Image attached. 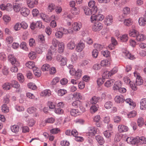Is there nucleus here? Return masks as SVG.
I'll return each mask as SVG.
<instances>
[{"label": "nucleus", "instance_id": "37998d69", "mask_svg": "<svg viewBox=\"0 0 146 146\" xmlns=\"http://www.w3.org/2000/svg\"><path fill=\"white\" fill-rule=\"evenodd\" d=\"M11 131L13 132L16 133L19 131V127L18 125H15L11 127Z\"/></svg>", "mask_w": 146, "mask_h": 146}, {"label": "nucleus", "instance_id": "9d476101", "mask_svg": "<svg viewBox=\"0 0 146 146\" xmlns=\"http://www.w3.org/2000/svg\"><path fill=\"white\" fill-rule=\"evenodd\" d=\"M129 129L128 127L123 125H119L118 127V130L120 133H123L127 131Z\"/></svg>", "mask_w": 146, "mask_h": 146}, {"label": "nucleus", "instance_id": "dca6fc26", "mask_svg": "<svg viewBox=\"0 0 146 146\" xmlns=\"http://www.w3.org/2000/svg\"><path fill=\"white\" fill-rule=\"evenodd\" d=\"M85 47L84 44L82 42H80L77 45L76 50L77 52H81Z\"/></svg>", "mask_w": 146, "mask_h": 146}, {"label": "nucleus", "instance_id": "72a5a7b5", "mask_svg": "<svg viewBox=\"0 0 146 146\" xmlns=\"http://www.w3.org/2000/svg\"><path fill=\"white\" fill-rule=\"evenodd\" d=\"M35 75L37 77L40 76L41 74V72L39 69L36 68H34L33 69Z\"/></svg>", "mask_w": 146, "mask_h": 146}, {"label": "nucleus", "instance_id": "ea45409f", "mask_svg": "<svg viewBox=\"0 0 146 146\" xmlns=\"http://www.w3.org/2000/svg\"><path fill=\"white\" fill-rule=\"evenodd\" d=\"M82 102L79 100H76L73 101L72 103V106L76 108H78Z\"/></svg>", "mask_w": 146, "mask_h": 146}, {"label": "nucleus", "instance_id": "b1692460", "mask_svg": "<svg viewBox=\"0 0 146 146\" xmlns=\"http://www.w3.org/2000/svg\"><path fill=\"white\" fill-rule=\"evenodd\" d=\"M133 23V21L130 18L125 19L123 21V24L125 26H129L132 25Z\"/></svg>", "mask_w": 146, "mask_h": 146}, {"label": "nucleus", "instance_id": "0e129e2a", "mask_svg": "<svg viewBox=\"0 0 146 146\" xmlns=\"http://www.w3.org/2000/svg\"><path fill=\"white\" fill-rule=\"evenodd\" d=\"M2 72L4 75H7L9 73V68L6 66H4L2 70Z\"/></svg>", "mask_w": 146, "mask_h": 146}, {"label": "nucleus", "instance_id": "7ed1b4c3", "mask_svg": "<svg viewBox=\"0 0 146 146\" xmlns=\"http://www.w3.org/2000/svg\"><path fill=\"white\" fill-rule=\"evenodd\" d=\"M134 75L135 77L136 78V84L137 86L141 85L143 84V81L142 78L140 76L139 73L135 71L134 72Z\"/></svg>", "mask_w": 146, "mask_h": 146}, {"label": "nucleus", "instance_id": "f257e3e1", "mask_svg": "<svg viewBox=\"0 0 146 146\" xmlns=\"http://www.w3.org/2000/svg\"><path fill=\"white\" fill-rule=\"evenodd\" d=\"M4 104L1 106V110L3 113H7L9 111V96L7 95L4 98Z\"/></svg>", "mask_w": 146, "mask_h": 146}, {"label": "nucleus", "instance_id": "423d86ee", "mask_svg": "<svg viewBox=\"0 0 146 146\" xmlns=\"http://www.w3.org/2000/svg\"><path fill=\"white\" fill-rule=\"evenodd\" d=\"M37 109L33 107L28 108L27 110V112L30 114L35 113L34 116L36 117L39 115L36 112Z\"/></svg>", "mask_w": 146, "mask_h": 146}, {"label": "nucleus", "instance_id": "09e8293b", "mask_svg": "<svg viewBox=\"0 0 146 146\" xmlns=\"http://www.w3.org/2000/svg\"><path fill=\"white\" fill-rule=\"evenodd\" d=\"M64 33L62 31H58L56 32L55 33V35L56 38H61L63 35Z\"/></svg>", "mask_w": 146, "mask_h": 146}, {"label": "nucleus", "instance_id": "338daca9", "mask_svg": "<svg viewBox=\"0 0 146 146\" xmlns=\"http://www.w3.org/2000/svg\"><path fill=\"white\" fill-rule=\"evenodd\" d=\"M109 76H111L109 71L104 72L102 74V77L104 79L105 78H108Z\"/></svg>", "mask_w": 146, "mask_h": 146}, {"label": "nucleus", "instance_id": "0eeeda50", "mask_svg": "<svg viewBox=\"0 0 146 146\" xmlns=\"http://www.w3.org/2000/svg\"><path fill=\"white\" fill-rule=\"evenodd\" d=\"M114 100L115 102L117 103H122L125 101V98L123 96L121 95L116 96Z\"/></svg>", "mask_w": 146, "mask_h": 146}, {"label": "nucleus", "instance_id": "ddd939ff", "mask_svg": "<svg viewBox=\"0 0 146 146\" xmlns=\"http://www.w3.org/2000/svg\"><path fill=\"white\" fill-rule=\"evenodd\" d=\"M20 85L19 82L16 80H13L10 83V87H11L15 88L17 89L20 87Z\"/></svg>", "mask_w": 146, "mask_h": 146}, {"label": "nucleus", "instance_id": "13d9d810", "mask_svg": "<svg viewBox=\"0 0 146 146\" xmlns=\"http://www.w3.org/2000/svg\"><path fill=\"white\" fill-rule=\"evenodd\" d=\"M66 58L63 57L59 62H60V64L61 66H64L66 64Z\"/></svg>", "mask_w": 146, "mask_h": 146}, {"label": "nucleus", "instance_id": "4c0bfd02", "mask_svg": "<svg viewBox=\"0 0 146 146\" xmlns=\"http://www.w3.org/2000/svg\"><path fill=\"white\" fill-rule=\"evenodd\" d=\"M139 32L135 29H132L129 32V34L130 36L133 37H136Z\"/></svg>", "mask_w": 146, "mask_h": 146}, {"label": "nucleus", "instance_id": "c9c22d12", "mask_svg": "<svg viewBox=\"0 0 146 146\" xmlns=\"http://www.w3.org/2000/svg\"><path fill=\"white\" fill-rule=\"evenodd\" d=\"M125 102L127 104H128L130 106H132L134 107L135 106V103L133 102V100L130 98H128L125 100Z\"/></svg>", "mask_w": 146, "mask_h": 146}, {"label": "nucleus", "instance_id": "5fc2aeb1", "mask_svg": "<svg viewBox=\"0 0 146 146\" xmlns=\"http://www.w3.org/2000/svg\"><path fill=\"white\" fill-rule=\"evenodd\" d=\"M28 88L34 90H36L37 88L36 85L33 83H30L28 84Z\"/></svg>", "mask_w": 146, "mask_h": 146}, {"label": "nucleus", "instance_id": "c756f323", "mask_svg": "<svg viewBox=\"0 0 146 146\" xmlns=\"http://www.w3.org/2000/svg\"><path fill=\"white\" fill-rule=\"evenodd\" d=\"M115 82L114 79H110L107 80L105 83V86L107 87H109L112 85Z\"/></svg>", "mask_w": 146, "mask_h": 146}, {"label": "nucleus", "instance_id": "393cba45", "mask_svg": "<svg viewBox=\"0 0 146 146\" xmlns=\"http://www.w3.org/2000/svg\"><path fill=\"white\" fill-rule=\"evenodd\" d=\"M96 139L98 143L101 145H103L104 143V140L102 137L98 135L96 137Z\"/></svg>", "mask_w": 146, "mask_h": 146}, {"label": "nucleus", "instance_id": "1a4fd4ad", "mask_svg": "<svg viewBox=\"0 0 146 146\" xmlns=\"http://www.w3.org/2000/svg\"><path fill=\"white\" fill-rule=\"evenodd\" d=\"M126 140L128 143L132 145H135L137 142V137H129L127 138Z\"/></svg>", "mask_w": 146, "mask_h": 146}, {"label": "nucleus", "instance_id": "473e14b6", "mask_svg": "<svg viewBox=\"0 0 146 146\" xmlns=\"http://www.w3.org/2000/svg\"><path fill=\"white\" fill-rule=\"evenodd\" d=\"M56 8L55 5L53 3H50L48 5L47 7L48 11L49 12H52Z\"/></svg>", "mask_w": 146, "mask_h": 146}, {"label": "nucleus", "instance_id": "2f4dec72", "mask_svg": "<svg viewBox=\"0 0 146 146\" xmlns=\"http://www.w3.org/2000/svg\"><path fill=\"white\" fill-rule=\"evenodd\" d=\"M26 66L30 69H32L35 67V63L34 62L32 61H29L26 64Z\"/></svg>", "mask_w": 146, "mask_h": 146}, {"label": "nucleus", "instance_id": "6e6552de", "mask_svg": "<svg viewBox=\"0 0 146 146\" xmlns=\"http://www.w3.org/2000/svg\"><path fill=\"white\" fill-rule=\"evenodd\" d=\"M72 28L74 31H78L80 30L82 27L80 23L74 22L72 24Z\"/></svg>", "mask_w": 146, "mask_h": 146}, {"label": "nucleus", "instance_id": "bb28decb", "mask_svg": "<svg viewBox=\"0 0 146 146\" xmlns=\"http://www.w3.org/2000/svg\"><path fill=\"white\" fill-rule=\"evenodd\" d=\"M130 9L127 7H125L122 10V14L123 15L126 16L129 15L130 13Z\"/></svg>", "mask_w": 146, "mask_h": 146}, {"label": "nucleus", "instance_id": "2eb2a0df", "mask_svg": "<svg viewBox=\"0 0 146 146\" xmlns=\"http://www.w3.org/2000/svg\"><path fill=\"white\" fill-rule=\"evenodd\" d=\"M104 21L107 25H110L113 21V17L111 15L107 16L105 18Z\"/></svg>", "mask_w": 146, "mask_h": 146}, {"label": "nucleus", "instance_id": "39448f33", "mask_svg": "<svg viewBox=\"0 0 146 146\" xmlns=\"http://www.w3.org/2000/svg\"><path fill=\"white\" fill-rule=\"evenodd\" d=\"M138 22L139 25L141 26H144L146 25V11L143 17L139 18Z\"/></svg>", "mask_w": 146, "mask_h": 146}, {"label": "nucleus", "instance_id": "a19ab883", "mask_svg": "<svg viewBox=\"0 0 146 146\" xmlns=\"http://www.w3.org/2000/svg\"><path fill=\"white\" fill-rule=\"evenodd\" d=\"M28 56L31 59L33 60L36 58V56L35 52L31 51L29 54Z\"/></svg>", "mask_w": 146, "mask_h": 146}, {"label": "nucleus", "instance_id": "bf43d9fd", "mask_svg": "<svg viewBox=\"0 0 146 146\" xmlns=\"http://www.w3.org/2000/svg\"><path fill=\"white\" fill-rule=\"evenodd\" d=\"M100 64L101 66H106L109 65V62L106 60H104L101 61Z\"/></svg>", "mask_w": 146, "mask_h": 146}, {"label": "nucleus", "instance_id": "c03bdc74", "mask_svg": "<svg viewBox=\"0 0 146 146\" xmlns=\"http://www.w3.org/2000/svg\"><path fill=\"white\" fill-rule=\"evenodd\" d=\"M67 46L69 49H73L75 46V44L74 42L71 41L68 44Z\"/></svg>", "mask_w": 146, "mask_h": 146}, {"label": "nucleus", "instance_id": "e433bc0d", "mask_svg": "<svg viewBox=\"0 0 146 146\" xmlns=\"http://www.w3.org/2000/svg\"><path fill=\"white\" fill-rule=\"evenodd\" d=\"M21 5L17 3H15L13 4V9L14 11L17 12H19L20 10L21 6Z\"/></svg>", "mask_w": 146, "mask_h": 146}, {"label": "nucleus", "instance_id": "052dcab7", "mask_svg": "<svg viewBox=\"0 0 146 146\" xmlns=\"http://www.w3.org/2000/svg\"><path fill=\"white\" fill-rule=\"evenodd\" d=\"M52 54L51 51L50 50V51H48V53L46 55V60L49 61L51 60L52 58Z\"/></svg>", "mask_w": 146, "mask_h": 146}, {"label": "nucleus", "instance_id": "a211bd4d", "mask_svg": "<svg viewBox=\"0 0 146 146\" xmlns=\"http://www.w3.org/2000/svg\"><path fill=\"white\" fill-rule=\"evenodd\" d=\"M140 109L145 110L146 108V98H143L141 100L140 102Z\"/></svg>", "mask_w": 146, "mask_h": 146}, {"label": "nucleus", "instance_id": "680f3d73", "mask_svg": "<svg viewBox=\"0 0 146 146\" xmlns=\"http://www.w3.org/2000/svg\"><path fill=\"white\" fill-rule=\"evenodd\" d=\"M136 115V112L135 111H133L129 112L127 116L129 118L133 117Z\"/></svg>", "mask_w": 146, "mask_h": 146}, {"label": "nucleus", "instance_id": "79ce46f5", "mask_svg": "<svg viewBox=\"0 0 146 146\" xmlns=\"http://www.w3.org/2000/svg\"><path fill=\"white\" fill-rule=\"evenodd\" d=\"M60 80V78L58 77H55L54 78L50 83L52 85L54 86L58 83Z\"/></svg>", "mask_w": 146, "mask_h": 146}, {"label": "nucleus", "instance_id": "412c9836", "mask_svg": "<svg viewBox=\"0 0 146 146\" xmlns=\"http://www.w3.org/2000/svg\"><path fill=\"white\" fill-rule=\"evenodd\" d=\"M136 37V40L138 41H143L146 38V37L144 35L139 34V33H138Z\"/></svg>", "mask_w": 146, "mask_h": 146}, {"label": "nucleus", "instance_id": "603ef678", "mask_svg": "<svg viewBox=\"0 0 146 146\" xmlns=\"http://www.w3.org/2000/svg\"><path fill=\"white\" fill-rule=\"evenodd\" d=\"M99 98L96 96L93 97L90 100V102L92 104H95L98 102Z\"/></svg>", "mask_w": 146, "mask_h": 146}, {"label": "nucleus", "instance_id": "69168bd1", "mask_svg": "<svg viewBox=\"0 0 146 146\" xmlns=\"http://www.w3.org/2000/svg\"><path fill=\"white\" fill-rule=\"evenodd\" d=\"M60 42L55 38L53 39L52 41V44L53 46L55 48L57 47V45H58Z\"/></svg>", "mask_w": 146, "mask_h": 146}, {"label": "nucleus", "instance_id": "4be33fe9", "mask_svg": "<svg viewBox=\"0 0 146 146\" xmlns=\"http://www.w3.org/2000/svg\"><path fill=\"white\" fill-rule=\"evenodd\" d=\"M73 98L76 100H81L82 98V96L79 92H75L73 94Z\"/></svg>", "mask_w": 146, "mask_h": 146}, {"label": "nucleus", "instance_id": "a18cd8bd", "mask_svg": "<svg viewBox=\"0 0 146 146\" xmlns=\"http://www.w3.org/2000/svg\"><path fill=\"white\" fill-rule=\"evenodd\" d=\"M20 48L22 49L27 51L28 50V48L27 47V44L25 42H22L20 45Z\"/></svg>", "mask_w": 146, "mask_h": 146}, {"label": "nucleus", "instance_id": "7c9ffc66", "mask_svg": "<svg viewBox=\"0 0 146 146\" xmlns=\"http://www.w3.org/2000/svg\"><path fill=\"white\" fill-rule=\"evenodd\" d=\"M18 80L20 83H23L24 80V78L23 74L21 73H18L17 75Z\"/></svg>", "mask_w": 146, "mask_h": 146}, {"label": "nucleus", "instance_id": "4d7b16f0", "mask_svg": "<svg viewBox=\"0 0 146 146\" xmlns=\"http://www.w3.org/2000/svg\"><path fill=\"white\" fill-rule=\"evenodd\" d=\"M143 119L142 117H139L137 119V124L139 127H141L143 125Z\"/></svg>", "mask_w": 146, "mask_h": 146}, {"label": "nucleus", "instance_id": "6e6d98bb", "mask_svg": "<svg viewBox=\"0 0 146 146\" xmlns=\"http://www.w3.org/2000/svg\"><path fill=\"white\" fill-rule=\"evenodd\" d=\"M113 105L112 103L111 102H106L104 105V107L106 109H109Z\"/></svg>", "mask_w": 146, "mask_h": 146}, {"label": "nucleus", "instance_id": "f3484780", "mask_svg": "<svg viewBox=\"0 0 146 146\" xmlns=\"http://www.w3.org/2000/svg\"><path fill=\"white\" fill-rule=\"evenodd\" d=\"M70 115L72 116L76 117L80 114V112L78 109H72L70 111Z\"/></svg>", "mask_w": 146, "mask_h": 146}, {"label": "nucleus", "instance_id": "58836bf2", "mask_svg": "<svg viewBox=\"0 0 146 146\" xmlns=\"http://www.w3.org/2000/svg\"><path fill=\"white\" fill-rule=\"evenodd\" d=\"M128 39V35L125 34L120 36L119 40L123 42H126L127 41Z\"/></svg>", "mask_w": 146, "mask_h": 146}, {"label": "nucleus", "instance_id": "f03ea898", "mask_svg": "<svg viewBox=\"0 0 146 146\" xmlns=\"http://www.w3.org/2000/svg\"><path fill=\"white\" fill-rule=\"evenodd\" d=\"M104 18V16L101 14L92 15L90 17V20L91 22L93 23L96 21H102L103 20Z\"/></svg>", "mask_w": 146, "mask_h": 146}, {"label": "nucleus", "instance_id": "cd10ccee", "mask_svg": "<svg viewBox=\"0 0 146 146\" xmlns=\"http://www.w3.org/2000/svg\"><path fill=\"white\" fill-rule=\"evenodd\" d=\"M82 75V70L80 69H78L76 71L75 78L77 79H79L81 77Z\"/></svg>", "mask_w": 146, "mask_h": 146}, {"label": "nucleus", "instance_id": "5701e85b", "mask_svg": "<svg viewBox=\"0 0 146 146\" xmlns=\"http://www.w3.org/2000/svg\"><path fill=\"white\" fill-rule=\"evenodd\" d=\"M89 133L92 134L93 135H95L97 132V129L94 127H90L88 128Z\"/></svg>", "mask_w": 146, "mask_h": 146}, {"label": "nucleus", "instance_id": "6ab92c4d", "mask_svg": "<svg viewBox=\"0 0 146 146\" xmlns=\"http://www.w3.org/2000/svg\"><path fill=\"white\" fill-rule=\"evenodd\" d=\"M137 143H139L140 144H143L146 143V138L143 136L139 137H137Z\"/></svg>", "mask_w": 146, "mask_h": 146}, {"label": "nucleus", "instance_id": "4468645a", "mask_svg": "<svg viewBox=\"0 0 146 146\" xmlns=\"http://www.w3.org/2000/svg\"><path fill=\"white\" fill-rule=\"evenodd\" d=\"M51 94V92L50 90L46 89L41 92L40 96L43 97H49Z\"/></svg>", "mask_w": 146, "mask_h": 146}, {"label": "nucleus", "instance_id": "c85d7f7f", "mask_svg": "<svg viewBox=\"0 0 146 146\" xmlns=\"http://www.w3.org/2000/svg\"><path fill=\"white\" fill-rule=\"evenodd\" d=\"M72 14L74 15H76L79 14L80 10L78 8L73 7L71 10Z\"/></svg>", "mask_w": 146, "mask_h": 146}, {"label": "nucleus", "instance_id": "de8ad7c7", "mask_svg": "<svg viewBox=\"0 0 146 146\" xmlns=\"http://www.w3.org/2000/svg\"><path fill=\"white\" fill-rule=\"evenodd\" d=\"M94 47L95 49V50H96L98 51L102 50L103 48V46L98 44H95Z\"/></svg>", "mask_w": 146, "mask_h": 146}, {"label": "nucleus", "instance_id": "f8f14e48", "mask_svg": "<svg viewBox=\"0 0 146 146\" xmlns=\"http://www.w3.org/2000/svg\"><path fill=\"white\" fill-rule=\"evenodd\" d=\"M122 83L121 81H118L116 82L113 87V89L114 90H118L122 86Z\"/></svg>", "mask_w": 146, "mask_h": 146}, {"label": "nucleus", "instance_id": "774afa93", "mask_svg": "<svg viewBox=\"0 0 146 146\" xmlns=\"http://www.w3.org/2000/svg\"><path fill=\"white\" fill-rule=\"evenodd\" d=\"M102 54L106 57H108L110 56V52L108 50L103 51H102Z\"/></svg>", "mask_w": 146, "mask_h": 146}, {"label": "nucleus", "instance_id": "49530a36", "mask_svg": "<svg viewBox=\"0 0 146 146\" xmlns=\"http://www.w3.org/2000/svg\"><path fill=\"white\" fill-rule=\"evenodd\" d=\"M50 66L48 64L43 65L41 68V70L43 71H47L50 69Z\"/></svg>", "mask_w": 146, "mask_h": 146}, {"label": "nucleus", "instance_id": "aec40b11", "mask_svg": "<svg viewBox=\"0 0 146 146\" xmlns=\"http://www.w3.org/2000/svg\"><path fill=\"white\" fill-rule=\"evenodd\" d=\"M58 51L59 53H61L64 51L65 48L64 44L62 42H60L58 44Z\"/></svg>", "mask_w": 146, "mask_h": 146}, {"label": "nucleus", "instance_id": "20e7f679", "mask_svg": "<svg viewBox=\"0 0 146 146\" xmlns=\"http://www.w3.org/2000/svg\"><path fill=\"white\" fill-rule=\"evenodd\" d=\"M102 24L98 22L95 23L92 26V30L94 31H99L101 30L103 28Z\"/></svg>", "mask_w": 146, "mask_h": 146}, {"label": "nucleus", "instance_id": "864d4df0", "mask_svg": "<svg viewBox=\"0 0 146 146\" xmlns=\"http://www.w3.org/2000/svg\"><path fill=\"white\" fill-rule=\"evenodd\" d=\"M66 93L67 91L64 89H60L58 91V94L59 96H62Z\"/></svg>", "mask_w": 146, "mask_h": 146}, {"label": "nucleus", "instance_id": "3c124183", "mask_svg": "<svg viewBox=\"0 0 146 146\" xmlns=\"http://www.w3.org/2000/svg\"><path fill=\"white\" fill-rule=\"evenodd\" d=\"M63 17L66 20H67L68 19H71L72 18V16L70 14L65 13L63 16Z\"/></svg>", "mask_w": 146, "mask_h": 146}, {"label": "nucleus", "instance_id": "8fccbe9b", "mask_svg": "<svg viewBox=\"0 0 146 146\" xmlns=\"http://www.w3.org/2000/svg\"><path fill=\"white\" fill-rule=\"evenodd\" d=\"M54 112L58 114H62L63 113L64 111L62 108L58 107L55 108Z\"/></svg>", "mask_w": 146, "mask_h": 146}, {"label": "nucleus", "instance_id": "9b49d317", "mask_svg": "<svg viewBox=\"0 0 146 146\" xmlns=\"http://www.w3.org/2000/svg\"><path fill=\"white\" fill-rule=\"evenodd\" d=\"M20 12L23 16L27 17L29 14L30 11L28 8L23 7L20 10Z\"/></svg>", "mask_w": 146, "mask_h": 146}, {"label": "nucleus", "instance_id": "a878e982", "mask_svg": "<svg viewBox=\"0 0 146 146\" xmlns=\"http://www.w3.org/2000/svg\"><path fill=\"white\" fill-rule=\"evenodd\" d=\"M10 62L12 65H15L17 62L15 57L12 54L10 55Z\"/></svg>", "mask_w": 146, "mask_h": 146}, {"label": "nucleus", "instance_id": "e2e57ef3", "mask_svg": "<svg viewBox=\"0 0 146 146\" xmlns=\"http://www.w3.org/2000/svg\"><path fill=\"white\" fill-rule=\"evenodd\" d=\"M27 3L29 8H32L34 7L33 0H27Z\"/></svg>", "mask_w": 146, "mask_h": 146}, {"label": "nucleus", "instance_id": "f704fd0d", "mask_svg": "<svg viewBox=\"0 0 146 146\" xmlns=\"http://www.w3.org/2000/svg\"><path fill=\"white\" fill-rule=\"evenodd\" d=\"M124 54L126 56V57L131 60H133L135 58L134 55L129 53L128 51H126L124 53Z\"/></svg>", "mask_w": 146, "mask_h": 146}]
</instances>
